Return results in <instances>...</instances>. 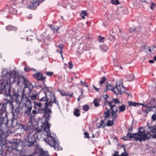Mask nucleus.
<instances>
[{
  "label": "nucleus",
  "instance_id": "f257e3e1",
  "mask_svg": "<svg viewBox=\"0 0 156 156\" xmlns=\"http://www.w3.org/2000/svg\"><path fill=\"white\" fill-rule=\"evenodd\" d=\"M102 97L105 99V103H107L109 106L110 110L111 111L112 115H114V110L115 112L118 109V107L116 105V104H119L120 103L119 100L117 98H114L112 97H110L106 94H103L102 96Z\"/></svg>",
  "mask_w": 156,
  "mask_h": 156
},
{
  "label": "nucleus",
  "instance_id": "f03ea898",
  "mask_svg": "<svg viewBox=\"0 0 156 156\" xmlns=\"http://www.w3.org/2000/svg\"><path fill=\"white\" fill-rule=\"evenodd\" d=\"M24 90H23L22 91H18V90H16L14 89H12V90L11 91L10 94V98L13 99H15L16 102L19 104H21L20 101L21 99L22 100L23 99L26 98V101L27 102H29V104L30 103L31 100L27 98L24 94Z\"/></svg>",
  "mask_w": 156,
  "mask_h": 156
},
{
  "label": "nucleus",
  "instance_id": "7ed1b4c3",
  "mask_svg": "<svg viewBox=\"0 0 156 156\" xmlns=\"http://www.w3.org/2000/svg\"><path fill=\"white\" fill-rule=\"evenodd\" d=\"M141 129H143V127H140L137 133H132L128 132L126 136L127 140H131L132 138H133L136 141L141 142L142 141H146L147 138L146 136L143 132H141Z\"/></svg>",
  "mask_w": 156,
  "mask_h": 156
},
{
  "label": "nucleus",
  "instance_id": "20e7f679",
  "mask_svg": "<svg viewBox=\"0 0 156 156\" xmlns=\"http://www.w3.org/2000/svg\"><path fill=\"white\" fill-rule=\"evenodd\" d=\"M46 138L44 139V141L47 142L51 147H54V149L57 151L61 150L62 148L60 147L59 143L55 139V135H51L50 133H48Z\"/></svg>",
  "mask_w": 156,
  "mask_h": 156
},
{
  "label": "nucleus",
  "instance_id": "39448f33",
  "mask_svg": "<svg viewBox=\"0 0 156 156\" xmlns=\"http://www.w3.org/2000/svg\"><path fill=\"white\" fill-rule=\"evenodd\" d=\"M125 90V87L123 85H116L115 87H114L110 84H108V82L107 84L106 85V87L104 90L105 92L107 91L112 90L116 95H121L122 92H124Z\"/></svg>",
  "mask_w": 156,
  "mask_h": 156
},
{
  "label": "nucleus",
  "instance_id": "423d86ee",
  "mask_svg": "<svg viewBox=\"0 0 156 156\" xmlns=\"http://www.w3.org/2000/svg\"><path fill=\"white\" fill-rule=\"evenodd\" d=\"M8 83L7 81L2 80L0 81V90L2 94L5 96L10 97V93L11 91L12 90V88H10L9 87L8 88Z\"/></svg>",
  "mask_w": 156,
  "mask_h": 156
},
{
  "label": "nucleus",
  "instance_id": "0eeeda50",
  "mask_svg": "<svg viewBox=\"0 0 156 156\" xmlns=\"http://www.w3.org/2000/svg\"><path fill=\"white\" fill-rule=\"evenodd\" d=\"M148 129L150 130L149 131H146L145 130L143 127L142 130H141V132H143L145 134V135L146 136L147 140H146L149 139L151 136V133H156V128H155L153 126H149L148 127Z\"/></svg>",
  "mask_w": 156,
  "mask_h": 156
},
{
  "label": "nucleus",
  "instance_id": "6e6552de",
  "mask_svg": "<svg viewBox=\"0 0 156 156\" xmlns=\"http://www.w3.org/2000/svg\"><path fill=\"white\" fill-rule=\"evenodd\" d=\"M38 113L40 114L44 113L43 117L46 118L50 117L52 111L51 109H47L46 108V107L44 106V108H40L39 109Z\"/></svg>",
  "mask_w": 156,
  "mask_h": 156
},
{
  "label": "nucleus",
  "instance_id": "1a4fd4ad",
  "mask_svg": "<svg viewBox=\"0 0 156 156\" xmlns=\"http://www.w3.org/2000/svg\"><path fill=\"white\" fill-rule=\"evenodd\" d=\"M7 103H1L0 104V120L1 121H4L5 122L4 119L5 118L2 117V115L3 114L5 113L6 114V106Z\"/></svg>",
  "mask_w": 156,
  "mask_h": 156
},
{
  "label": "nucleus",
  "instance_id": "9d476101",
  "mask_svg": "<svg viewBox=\"0 0 156 156\" xmlns=\"http://www.w3.org/2000/svg\"><path fill=\"white\" fill-rule=\"evenodd\" d=\"M53 101H46V102L44 103V106L46 107V108L47 109H51V108H49V106H50L51 107L52 106V105L53 103H55L59 107V105L58 101L55 98H54V99H53Z\"/></svg>",
  "mask_w": 156,
  "mask_h": 156
},
{
  "label": "nucleus",
  "instance_id": "9b49d317",
  "mask_svg": "<svg viewBox=\"0 0 156 156\" xmlns=\"http://www.w3.org/2000/svg\"><path fill=\"white\" fill-rule=\"evenodd\" d=\"M50 117L45 118V121L43 123V128L44 130L48 133H50V125L48 122L50 120Z\"/></svg>",
  "mask_w": 156,
  "mask_h": 156
},
{
  "label": "nucleus",
  "instance_id": "f8f14e48",
  "mask_svg": "<svg viewBox=\"0 0 156 156\" xmlns=\"http://www.w3.org/2000/svg\"><path fill=\"white\" fill-rule=\"evenodd\" d=\"M17 104H18V106L16 107L15 109L14 110L13 109H12V120H15V119H17L18 116V115L20 112V104H19V103Z\"/></svg>",
  "mask_w": 156,
  "mask_h": 156
},
{
  "label": "nucleus",
  "instance_id": "ddd939ff",
  "mask_svg": "<svg viewBox=\"0 0 156 156\" xmlns=\"http://www.w3.org/2000/svg\"><path fill=\"white\" fill-rule=\"evenodd\" d=\"M34 77H35L37 81H44L46 79V76H44L43 74L41 72H37L33 74Z\"/></svg>",
  "mask_w": 156,
  "mask_h": 156
},
{
  "label": "nucleus",
  "instance_id": "4468645a",
  "mask_svg": "<svg viewBox=\"0 0 156 156\" xmlns=\"http://www.w3.org/2000/svg\"><path fill=\"white\" fill-rule=\"evenodd\" d=\"M118 109H117V111L115 112V111H114V115L113 116L112 115L111 112V116L113 118V120H108V122L106 124V125L107 126H111L113 124L114 121L116 119L117 117V115L116 112H118Z\"/></svg>",
  "mask_w": 156,
  "mask_h": 156
},
{
  "label": "nucleus",
  "instance_id": "2eb2a0df",
  "mask_svg": "<svg viewBox=\"0 0 156 156\" xmlns=\"http://www.w3.org/2000/svg\"><path fill=\"white\" fill-rule=\"evenodd\" d=\"M12 75V74L11 72L6 71L5 74L2 75V80L7 81L8 83V81L10 80Z\"/></svg>",
  "mask_w": 156,
  "mask_h": 156
},
{
  "label": "nucleus",
  "instance_id": "dca6fc26",
  "mask_svg": "<svg viewBox=\"0 0 156 156\" xmlns=\"http://www.w3.org/2000/svg\"><path fill=\"white\" fill-rule=\"evenodd\" d=\"M40 5L39 0H33L31 5H28L27 7L32 10H34Z\"/></svg>",
  "mask_w": 156,
  "mask_h": 156
},
{
  "label": "nucleus",
  "instance_id": "f3484780",
  "mask_svg": "<svg viewBox=\"0 0 156 156\" xmlns=\"http://www.w3.org/2000/svg\"><path fill=\"white\" fill-rule=\"evenodd\" d=\"M12 123L11 126L14 128H16V129H23V127L24 126V125L22 124H19L17 121L16 119H15V120H12Z\"/></svg>",
  "mask_w": 156,
  "mask_h": 156
},
{
  "label": "nucleus",
  "instance_id": "a211bd4d",
  "mask_svg": "<svg viewBox=\"0 0 156 156\" xmlns=\"http://www.w3.org/2000/svg\"><path fill=\"white\" fill-rule=\"evenodd\" d=\"M32 107L31 106L30 107H28L27 109L25 112V113L26 114H27L30 119H32L34 117V116L32 115V114L31 113V111L32 109Z\"/></svg>",
  "mask_w": 156,
  "mask_h": 156
},
{
  "label": "nucleus",
  "instance_id": "6ab92c4d",
  "mask_svg": "<svg viewBox=\"0 0 156 156\" xmlns=\"http://www.w3.org/2000/svg\"><path fill=\"white\" fill-rule=\"evenodd\" d=\"M45 96L43 97L42 98L39 99L38 98L39 100L41 102H44V103L46 102V101H48V96L47 94V92L46 91L44 92Z\"/></svg>",
  "mask_w": 156,
  "mask_h": 156
},
{
  "label": "nucleus",
  "instance_id": "aec40b11",
  "mask_svg": "<svg viewBox=\"0 0 156 156\" xmlns=\"http://www.w3.org/2000/svg\"><path fill=\"white\" fill-rule=\"evenodd\" d=\"M20 144V141L18 140H16V141L14 142L12 144V147L13 149H16Z\"/></svg>",
  "mask_w": 156,
  "mask_h": 156
},
{
  "label": "nucleus",
  "instance_id": "412c9836",
  "mask_svg": "<svg viewBox=\"0 0 156 156\" xmlns=\"http://www.w3.org/2000/svg\"><path fill=\"white\" fill-rule=\"evenodd\" d=\"M24 145L29 147L33 145L34 144V141H30L29 140H25L24 141Z\"/></svg>",
  "mask_w": 156,
  "mask_h": 156
},
{
  "label": "nucleus",
  "instance_id": "4be33fe9",
  "mask_svg": "<svg viewBox=\"0 0 156 156\" xmlns=\"http://www.w3.org/2000/svg\"><path fill=\"white\" fill-rule=\"evenodd\" d=\"M39 151L40 153V156H50L47 151H44L42 149H39Z\"/></svg>",
  "mask_w": 156,
  "mask_h": 156
},
{
  "label": "nucleus",
  "instance_id": "5701e85b",
  "mask_svg": "<svg viewBox=\"0 0 156 156\" xmlns=\"http://www.w3.org/2000/svg\"><path fill=\"white\" fill-rule=\"evenodd\" d=\"M6 29L8 31H16L17 30V28L13 26L12 25H9L6 27Z\"/></svg>",
  "mask_w": 156,
  "mask_h": 156
},
{
  "label": "nucleus",
  "instance_id": "b1692460",
  "mask_svg": "<svg viewBox=\"0 0 156 156\" xmlns=\"http://www.w3.org/2000/svg\"><path fill=\"white\" fill-rule=\"evenodd\" d=\"M23 84L25 85V87L27 88L30 87L31 84V83L27 79H25L24 77H23Z\"/></svg>",
  "mask_w": 156,
  "mask_h": 156
},
{
  "label": "nucleus",
  "instance_id": "393cba45",
  "mask_svg": "<svg viewBox=\"0 0 156 156\" xmlns=\"http://www.w3.org/2000/svg\"><path fill=\"white\" fill-rule=\"evenodd\" d=\"M2 140L0 137V154L3 155L4 152L3 148L5 147V145L2 144Z\"/></svg>",
  "mask_w": 156,
  "mask_h": 156
},
{
  "label": "nucleus",
  "instance_id": "a878e982",
  "mask_svg": "<svg viewBox=\"0 0 156 156\" xmlns=\"http://www.w3.org/2000/svg\"><path fill=\"white\" fill-rule=\"evenodd\" d=\"M97 127L100 128H104L105 126V124L104 123V121L103 120H101L99 123H97L96 124Z\"/></svg>",
  "mask_w": 156,
  "mask_h": 156
},
{
  "label": "nucleus",
  "instance_id": "bb28decb",
  "mask_svg": "<svg viewBox=\"0 0 156 156\" xmlns=\"http://www.w3.org/2000/svg\"><path fill=\"white\" fill-rule=\"evenodd\" d=\"M106 80V78L105 76H103L100 79V81H99V85L101 87L100 88H101L102 86L101 85L104 83V82Z\"/></svg>",
  "mask_w": 156,
  "mask_h": 156
},
{
  "label": "nucleus",
  "instance_id": "cd10ccee",
  "mask_svg": "<svg viewBox=\"0 0 156 156\" xmlns=\"http://www.w3.org/2000/svg\"><path fill=\"white\" fill-rule=\"evenodd\" d=\"M110 116V110H107V111L104 112L103 117L106 119L108 118Z\"/></svg>",
  "mask_w": 156,
  "mask_h": 156
},
{
  "label": "nucleus",
  "instance_id": "c85d7f7f",
  "mask_svg": "<svg viewBox=\"0 0 156 156\" xmlns=\"http://www.w3.org/2000/svg\"><path fill=\"white\" fill-rule=\"evenodd\" d=\"M73 114L76 117H79L80 115V110L76 108H74Z\"/></svg>",
  "mask_w": 156,
  "mask_h": 156
},
{
  "label": "nucleus",
  "instance_id": "c756f323",
  "mask_svg": "<svg viewBox=\"0 0 156 156\" xmlns=\"http://www.w3.org/2000/svg\"><path fill=\"white\" fill-rule=\"evenodd\" d=\"M129 105L130 106L137 107L139 106V104L135 102L129 101L128 102Z\"/></svg>",
  "mask_w": 156,
  "mask_h": 156
},
{
  "label": "nucleus",
  "instance_id": "7c9ffc66",
  "mask_svg": "<svg viewBox=\"0 0 156 156\" xmlns=\"http://www.w3.org/2000/svg\"><path fill=\"white\" fill-rule=\"evenodd\" d=\"M48 26L49 27H50L51 29L53 30L54 32H57L59 29L57 27H55V26L53 27L52 25L51 24H49Z\"/></svg>",
  "mask_w": 156,
  "mask_h": 156
},
{
  "label": "nucleus",
  "instance_id": "2f4dec72",
  "mask_svg": "<svg viewBox=\"0 0 156 156\" xmlns=\"http://www.w3.org/2000/svg\"><path fill=\"white\" fill-rule=\"evenodd\" d=\"M118 108L119 109V112H122L124 111L126 109V106L125 105L123 104L121 106H119Z\"/></svg>",
  "mask_w": 156,
  "mask_h": 156
},
{
  "label": "nucleus",
  "instance_id": "473e14b6",
  "mask_svg": "<svg viewBox=\"0 0 156 156\" xmlns=\"http://www.w3.org/2000/svg\"><path fill=\"white\" fill-rule=\"evenodd\" d=\"M100 46L101 50L104 51H106L108 49V47L104 44H102Z\"/></svg>",
  "mask_w": 156,
  "mask_h": 156
},
{
  "label": "nucleus",
  "instance_id": "72a5a7b5",
  "mask_svg": "<svg viewBox=\"0 0 156 156\" xmlns=\"http://www.w3.org/2000/svg\"><path fill=\"white\" fill-rule=\"evenodd\" d=\"M24 70L25 71L28 72L30 71H34L36 72V70L33 68H30L29 66H26L24 68Z\"/></svg>",
  "mask_w": 156,
  "mask_h": 156
},
{
  "label": "nucleus",
  "instance_id": "f704fd0d",
  "mask_svg": "<svg viewBox=\"0 0 156 156\" xmlns=\"http://www.w3.org/2000/svg\"><path fill=\"white\" fill-rule=\"evenodd\" d=\"M100 100L98 98H95L93 101V103L95 107H97L100 106V105L98 103L99 101Z\"/></svg>",
  "mask_w": 156,
  "mask_h": 156
},
{
  "label": "nucleus",
  "instance_id": "c9c22d12",
  "mask_svg": "<svg viewBox=\"0 0 156 156\" xmlns=\"http://www.w3.org/2000/svg\"><path fill=\"white\" fill-rule=\"evenodd\" d=\"M20 83V80L18 77H16L15 78H14V80L13 81V83H16V84L17 85H19V84Z\"/></svg>",
  "mask_w": 156,
  "mask_h": 156
},
{
  "label": "nucleus",
  "instance_id": "e433bc0d",
  "mask_svg": "<svg viewBox=\"0 0 156 156\" xmlns=\"http://www.w3.org/2000/svg\"><path fill=\"white\" fill-rule=\"evenodd\" d=\"M44 103H42L41 102H40L39 103H38L37 102H34V108L36 109V106H37L38 107H41L43 104Z\"/></svg>",
  "mask_w": 156,
  "mask_h": 156
},
{
  "label": "nucleus",
  "instance_id": "4c0bfd02",
  "mask_svg": "<svg viewBox=\"0 0 156 156\" xmlns=\"http://www.w3.org/2000/svg\"><path fill=\"white\" fill-rule=\"evenodd\" d=\"M10 10L11 13L13 15L16 14L17 12V10L16 9L13 8H10Z\"/></svg>",
  "mask_w": 156,
  "mask_h": 156
},
{
  "label": "nucleus",
  "instance_id": "58836bf2",
  "mask_svg": "<svg viewBox=\"0 0 156 156\" xmlns=\"http://www.w3.org/2000/svg\"><path fill=\"white\" fill-rule=\"evenodd\" d=\"M83 108L85 111H87L89 108V107L88 105H86L83 106Z\"/></svg>",
  "mask_w": 156,
  "mask_h": 156
},
{
  "label": "nucleus",
  "instance_id": "ea45409f",
  "mask_svg": "<svg viewBox=\"0 0 156 156\" xmlns=\"http://www.w3.org/2000/svg\"><path fill=\"white\" fill-rule=\"evenodd\" d=\"M49 97H51V100H53V99H54V97L55 98V99H56V97L55 96V94L53 92H51L50 94Z\"/></svg>",
  "mask_w": 156,
  "mask_h": 156
},
{
  "label": "nucleus",
  "instance_id": "a19ab883",
  "mask_svg": "<svg viewBox=\"0 0 156 156\" xmlns=\"http://www.w3.org/2000/svg\"><path fill=\"white\" fill-rule=\"evenodd\" d=\"M45 73L49 76H51L54 74L53 72H46Z\"/></svg>",
  "mask_w": 156,
  "mask_h": 156
},
{
  "label": "nucleus",
  "instance_id": "79ce46f5",
  "mask_svg": "<svg viewBox=\"0 0 156 156\" xmlns=\"http://www.w3.org/2000/svg\"><path fill=\"white\" fill-rule=\"evenodd\" d=\"M111 2L112 3L115 5H117L119 3V0H112Z\"/></svg>",
  "mask_w": 156,
  "mask_h": 156
},
{
  "label": "nucleus",
  "instance_id": "37998d69",
  "mask_svg": "<svg viewBox=\"0 0 156 156\" xmlns=\"http://www.w3.org/2000/svg\"><path fill=\"white\" fill-rule=\"evenodd\" d=\"M104 37H101V36H100L98 37V39H99V42H103L104 41Z\"/></svg>",
  "mask_w": 156,
  "mask_h": 156
},
{
  "label": "nucleus",
  "instance_id": "c03bdc74",
  "mask_svg": "<svg viewBox=\"0 0 156 156\" xmlns=\"http://www.w3.org/2000/svg\"><path fill=\"white\" fill-rule=\"evenodd\" d=\"M144 107H146L147 108H152L155 107L153 105H150L149 106V105H144Z\"/></svg>",
  "mask_w": 156,
  "mask_h": 156
},
{
  "label": "nucleus",
  "instance_id": "a18cd8bd",
  "mask_svg": "<svg viewBox=\"0 0 156 156\" xmlns=\"http://www.w3.org/2000/svg\"><path fill=\"white\" fill-rule=\"evenodd\" d=\"M68 64L69 65V69H71L73 67V65L72 61H70L69 62Z\"/></svg>",
  "mask_w": 156,
  "mask_h": 156
},
{
  "label": "nucleus",
  "instance_id": "49530a36",
  "mask_svg": "<svg viewBox=\"0 0 156 156\" xmlns=\"http://www.w3.org/2000/svg\"><path fill=\"white\" fill-rule=\"evenodd\" d=\"M84 137L85 138H89V134L87 132H85L84 133Z\"/></svg>",
  "mask_w": 156,
  "mask_h": 156
},
{
  "label": "nucleus",
  "instance_id": "de8ad7c7",
  "mask_svg": "<svg viewBox=\"0 0 156 156\" xmlns=\"http://www.w3.org/2000/svg\"><path fill=\"white\" fill-rule=\"evenodd\" d=\"M133 129V126L132 125H131L129 128L128 132L131 133L132 132Z\"/></svg>",
  "mask_w": 156,
  "mask_h": 156
},
{
  "label": "nucleus",
  "instance_id": "09e8293b",
  "mask_svg": "<svg viewBox=\"0 0 156 156\" xmlns=\"http://www.w3.org/2000/svg\"><path fill=\"white\" fill-rule=\"evenodd\" d=\"M38 40L40 41H43V42L45 44H46L47 45H48V43H46V41L45 39L44 38L42 39H38Z\"/></svg>",
  "mask_w": 156,
  "mask_h": 156
},
{
  "label": "nucleus",
  "instance_id": "8fccbe9b",
  "mask_svg": "<svg viewBox=\"0 0 156 156\" xmlns=\"http://www.w3.org/2000/svg\"><path fill=\"white\" fill-rule=\"evenodd\" d=\"M7 100V103L9 104V105L12 106V109H13V102L12 101L9 100Z\"/></svg>",
  "mask_w": 156,
  "mask_h": 156
},
{
  "label": "nucleus",
  "instance_id": "3c124183",
  "mask_svg": "<svg viewBox=\"0 0 156 156\" xmlns=\"http://www.w3.org/2000/svg\"><path fill=\"white\" fill-rule=\"evenodd\" d=\"M37 94L32 95L31 96V99L33 100H36V99H37Z\"/></svg>",
  "mask_w": 156,
  "mask_h": 156
},
{
  "label": "nucleus",
  "instance_id": "603ef678",
  "mask_svg": "<svg viewBox=\"0 0 156 156\" xmlns=\"http://www.w3.org/2000/svg\"><path fill=\"white\" fill-rule=\"evenodd\" d=\"M119 156H128V153L126 152H123L122 154Z\"/></svg>",
  "mask_w": 156,
  "mask_h": 156
},
{
  "label": "nucleus",
  "instance_id": "864d4df0",
  "mask_svg": "<svg viewBox=\"0 0 156 156\" xmlns=\"http://www.w3.org/2000/svg\"><path fill=\"white\" fill-rule=\"evenodd\" d=\"M151 118L154 121L156 120V114H153L151 116Z\"/></svg>",
  "mask_w": 156,
  "mask_h": 156
},
{
  "label": "nucleus",
  "instance_id": "5fc2aeb1",
  "mask_svg": "<svg viewBox=\"0 0 156 156\" xmlns=\"http://www.w3.org/2000/svg\"><path fill=\"white\" fill-rule=\"evenodd\" d=\"M60 94L62 96H68V94H66V93L65 92H60Z\"/></svg>",
  "mask_w": 156,
  "mask_h": 156
},
{
  "label": "nucleus",
  "instance_id": "6e6d98bb",
  "mask_svg": "<svg viewBox=\"0 0 156 156\" xmlns=\"http://www.w3.org/2000/svg\"><path fill=\"white\" fill-rule=\"evenodd\" d=\"M23 129L24 131H25L27 130L28 129V127L26 125H24V126H23Z\"/></svg>",
  "mask_w": 156,
  "mask_h": 156
},
{
  "label": "nucleus",
  "instance_id": "4d7b16f0",
  "mask_svg": "<svg viewBox=\"0 0 156 156\" xmlns=\"http://www.w3.org/2000/svg\"><path fill=\"white\" fill-rule=\"evenodd\" d=\"M154 6L155 4H154L153 2H152L151 3V6H150V8L151 9H153Z\"/></svg>",
  "mask_w": 156,
  "mask_h": 156
},
{
  "label": "nucleus",
  "instance_id": "13d9d810",
  "mask_svg": "<svg viewBox=\"0 0 156 156\" xmlns=\"http://www.w3.org/2000/svg\"><path fill=\"white\" fill-rule=\"evenodd\" d=\"M80 82L83 85H84L85 87H87L88 86L87 85L85 82L82 81H81Z\"/></svg>",
  "mask_w": 156,
  "mask_h": 156
},
{
  "label": "nucleus",
  "instance_id": "bf43d9fd",
  "mask_svg": "<svg viewBox=\"0 0 156 156\" xmlns=\"http://www.w3.org/2000/svg\"><path fill=\"white\" fill-rule=\"evenodd\" d=\"M129 31H130L131 33H132V32L135 31V28H130L129 29Z\"/></svg>",
  "mask_w": 156,
  "mask_h": 156
},
{
  "label": "nucleus",
  "instance_id": "052dcab7",
  "mask_svg": "<svg viewBox=\"0 0 156 156\" xmlns=\"http://www.w3.org/2000/svg\"><path fill=\"white\" fill-rule=\"evenodd\" d=\"M63 44H59V45L58 46V47H59L60 49H61L62 50V49H63Z\"/></svg>",
  "mask_w": 156,
  "mask_h": 156
},
{
  "label": "nucleus",
  "instance_id": "680f3d73",
  "mask_svg": "<svg viewBox=\"0 0 156 156\" xmlns=\"http://www.w3.org/2000/svg\"><path fill=\"white\" fill-rule=\"evenodd\" d=\"M37 113L36 111L35 110H33L32 111V115L34 116V117L35 116V115Z\"/></svg>",
  "mask_w": 156,
  "mask_h": 156
},
{
  "label": "nucleus",
  "instance_id": "e2e57ef3",
  "mask_svg": "<svg viewBox=\"0 0 156 156\" xmlns=\"http://www.w3.org/2000/svg\"><path fill=\"white\" fill-rule=\"evenodd\" d=\"M93 88H94L95 90L98 92H99V88H97L95 86H94V85H93Z\"/></svg>",
  "mask_w": 156,
  "mask_h": 156
},
{
  "label": "nucleus",
  "instance_id": "0e129e2a",
  "mask_svg": "<svg viewBox=\"0 0 156 156\" xmlns=\"http://www.w3.org/2000/svg\"><path fill=\"white\" fill-rule=\"evenodd\" d=\"M82 13L83 14L84 16H87V13L86 11L83 10L82 11Z\"/></svg>",
  "mask_w": 156,
  "mask_h": 156
},
{
  "label": "nucleus",
  "instance_id": "69168bd1",
  "mask_svg": "<svg viewBox=\"0 0 156 156\" xmlns=\"http://www.w3.org/2000/svg\"><path fill=\"white\" fill-rule=\"evenodd\" d=\"M155 101V98H152L151 99V103H152L153 104L154 103Z\"/></svg>",
  "mask_w": 156,
  "mask_h": 156
},
{
  "label": "nucleus",
  "instance_id": "338daca9",
  "mask_svg": "<svg viewBox=\"0 0 156 156\" xmlns=\"http://www.w3.org/2000/svg\"><path fill=\"white\" fill-rule=\"evenodd\" d=\"M118 154V151H115V153L113 154L112 156H119Z\"/></svg>",
  "mask_w": 156,
  "mask_h": 156
},
{
  "label": "nucleus",
  "instance_id": "774afa93",
  "mask_svg": "<svg viewBox=\"0 0 156 156\" xmlns=\"http://www.w3.org/2000/svg\"><path fill=\"white\" fill-rule=\"evenodd\" d=\"M151 108H148L147 109V108H146V109L145 110V112L146 113V114H148V112H149V111L150 110H151Z\"/></svg>",
  "mask_w": 156,
  "mask_h": 156
}]
</instances>
